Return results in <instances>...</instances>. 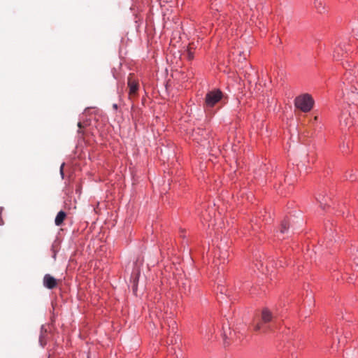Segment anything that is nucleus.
I'll use <instances>...</instances> for the list:
<instances>
[{"label": "nucleus", "mask_w": 358, "mask_h": 358, "mask_svg": "<svg viewBox=\"0 0 358 358\" xmlns=\"http://www.w3.org/2000/svg\"><path fill=\"white\" fill-rule=\"evenodd\" d=\"M351 74L347 72L345 74V80L343 82L344 89L343 96L348 103H352L358 106V83L353 78H350Z\"/></svg>", "instance_id": "obj_1"}, {"label": "nucleus", "mask_w": 358, "mask_h": 358, "mask_svg": "<svg viewBox=\"0 0 358 358\" xmlns=\"http://www.w3.org/2000/svg\"><path fill=\"white\" fill-rule=\"evenodd\" d=\"M272 313L266 308H264L261 314L262 323H257L254 326V330L256 331L263 330L264 332L272 331L273 328L277 327L275 321H273Z\"/></svg>", "instance_id": "obj_2"}, {"label": "nucleus", "mask_w": 358, "mask_h": 358, "mask_svg": "<svg viewBox=\"0 0 358 358\" xmlns=\"http://www.w3.org/2000/svg\"><path fill=\"white\" fill-rule=\"evenodd\" d=\"M314 100L308 94L298 96L294 99V106L303 113L309 112L313 107Z\"/></svg>", "instance_id": "obj_3"}, {"label": "nucleus", "mask_w": 358, "mask_h": 358, "mask_svg": "<svg viewBox=\"0 0 358 358\" xmlns=\"http://www.w3.org/2000/svg\"><path fill=\"white\" fill-rule=\"evenodd\" d=\"M222 97V93L220 90H213L208 92L206 95L204 107L210 108L213 107Z\"/></svg>", "instance_id": "obj_4"}, {"label": "nucleus", "mask_w": 358, "mask_h": 358, "mask_svg": "<svg viewBox=\"0 0 358 358\" xmlns=\"http://www.w3.org/2000/svg\"><path fill=\"white\" fill-rule=\"evenodd\" d=\"M340 124L344 128H350L354 124V118L348 110H345L341 113L340 117Z\"/></svg>", "instance_id": "obj_5"}, {"label": "nucleus", "mask_w": 358, "mask_h": 358, "mask_svg": "<svg viewBox=\"0 0 358 358\" xmlns=\"http://www.w3.org/2000/svg\"><path fill=\"white\" fill-rule=\"evenodd\" d=\"M127 85L129 89V98H132L133 96L137 94V92L138 90V83L136 80H135L133 77L132 74H129L127 78Z\"/></svg>", "instance_id": "obj_6"}, {"label": "nucleus", "mask_w": 358, "mask_h": 358, "mask_svg": "<svg viewBox=\"0 0 358 358\" xmlns=\"http://www.w3.org/2000/svg\"><path fill=\"white\" fill-rule=\"evenodd\" d=\"M316 200L319 204L320 208L324 211H327L331 206V199L321 194L316 196Z\"/></svg>", "instance_id": "obj_7"}, {"label": "nucleus", "mask_w": 358, "mask_h": 358, "mask_svg": "<svg viewBox=\"0 0 358 358\" xmlns=\"http://www.w3.org/2000/svg\"><path fill=\"white\" fill-rule=\"evenodd\" d=\"M43 285L48 289H52L57 286V280L50 274H45L43 277Z\"/></svg>", "instance_id": "obj_8"}, {"label": "nucleus", "mask_w": 358, "mask_h": 358, "mask_svg": "<svg viewBox=\"0 0 358 358\" xmlns=\"http://www.w3.org/2000/svg\"><path fill=\"white\" fill-rule=\"evenodd\" d=\"M66 217V213L64 211H59L55 217V224H62Z\"/></svg>", "instance_id": "obj_9"}, {"label": "nucleus", "mask_w": 358, "mask_h": 358, "mask_svg": "<svg viewBox=\"0 0 358 358\" xmlns=\"http://www.w3.org/2000/svg\"><path fill=\"white\" fill-rule=\"evenodd\" d=\"M315 7L319 13H322L324 10V3L322 0H315Z\"/></svg>", "instance_id": "obj_10"}, {"label": "nucleus", "mask_w": 358, "mask_h": 358, "mask_svg": "<svg viewBox=\"0 0 358 358\" xmlns=\"http://www.w3.org/2000/svg\"><path fill=\"white\" fill-rule=\"evenodd\" d=\"M194 51L192 50V48L190 46L187 50L185 55L189 60H192L194 58Z\"/></svg>", "instance_id": "obj_11"}, {"label": "nucleus", "mask_w": 358, "mask_h": 358, "mask_svg": "<svg viewBox=\"0 0 358 358\" xmlns=\"http://www.w3.org/2000/svg\"><path fill=\"white\" fill-rule=\"evenodd\" d=\"M346 180H353L355 178V174L351 171L349 174L345 175Z\"/></svg>", "instance_id": "obj_12"}, {"label": "nucleus", "mask_w": 358, "mask_h": 358, "mask_svg": "<svg viewBox=\"0 0 358 358\" xmlns=\"http://www.w3.org/2000/svg\"><path fill=\"white\" fill-rule=\"evenodd\" d=\"M334 57L336 59H338L339 58V52H338V50H336L334 51Z\"/></svg>", "instance_id": "obj_13"}, {"label": "nucleus", "mask_w": 358, "mask_h": 358, "mask_svg": "<svg viewBox=\"0 0 358 358\" xmlns=\"http://www.w3.org/2000/svg\"><path fill=\"white\" fill-rule=\"evenodd\" d=\"M3 210V208H0V222H3V220H2V217H1Z\"/></svg>", "instance_id": "obj_14"}, {"label": "nucleus", "mask_w": 358, "mask_h": 358, "mask_svg": "<svg viewBox=\"0 0 358 358\" xmlns=\"http://www.w3.org/2000/svg\"><path fill=\"white\" fill-rule=\"evenodd\" d=\"M287 229L286 225H283L281 229V232L284 233V231Z\"/></svg>", "instance_id": "obj_15"}, {"label": "nucleus", "mask_w": 358, "mask_h": 358, "mask_svg": "<svg viewBox=\"0 0 358 358\" xmlns=\"http://www.w3.org/2000/svg\"><path fill=\"white\" fill-rule=\"evenodd\" d=\"M78 127L79 128H81V127H83L82 123H81V122H78Z\"/></svg>", "instance_id": "obj_16"}, {"label": "nucleus", "mask_w": 358, "mask_h": 358, "mask_svg": "<svg viewBox=\"0 0 358 358\" xmlns=\"http://www.w3.org/2000/svg\"><path fill=\"white\" fill-rule=\"evenodd\" d=\"M63 166H64V164H62V166H61V169H60V171H61V173H62V172H63Z\"/></svg>", "instance_id": "obj_17"}, {"label": "nucleus", "mask_w": 358, "mask_h": 358, "mask_svg": "<svg viewBox=\"0 0 358 358\" xmlns=\"http://www.w3.org/2000/svg\"><path fill=\"white\" fill-rule=\"evenodd\" d=\"M242 54H243V56H244V59H246V57H245V56H246V54H245V52H242Z\"/></svg>", "instance_id": "obj_18"}, {"label": "nucleus", "mask_w": 358, "mask_h": 358, "mask_svg": "<svg viewBox=\"0 0 358 358\" xmlns=\"http://www.w3.org/2000/svg\"><path fill=\"white\" fill-rule=\"evenodd\" d=\"M354 31H358V27H356L353 29Z\"/></svg>", "instance_id": "obj_19"}, {"label": "nucleus", "mask_w": 358, "mask_h": 358, "mask_svg": "<svg viewBox=\"0 0 358 358\" xmlns=\"http://www.w3.org/2000/svg\"><path fill=\"white\" fill-rule=\"evenodd\" d=\"M113 107H114L115 108H117V105H116V104H114V105H113Z\"/></svg>", "instance_id": "obj_20"}, {"label": "nucleus", "mask_w": 358, "mask_h": 358, "mask_svg": "<svg viewBox=\"0 0 358 358\" xmlns=\"http://www.w3.org/2000/svg\"><path fill=\"white\" fill-rule=\"evenodd\" d=\"M314 120H317V116H315V117H314Z\"/></svg>", "instance_id": "obj_21"}, {"label": "nucleus", "mask_w": 358, "mask_h": 358, "mask_svg": "<svg viewBox=\"0 0 358 358\" xmlns=\"http://www.w3.org/2000/svg\"><path fill=\"white\" fill-rule=\"evenodd\" d=\"M136 280H137V277L135 278L134 282H136Z\"/></svg>", "instance_id": "obj_22"}]
</instances>
